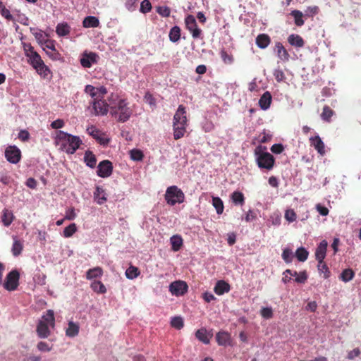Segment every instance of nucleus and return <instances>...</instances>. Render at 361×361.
Returning <instances> with one entry per match:
<instances>
[{
    "label": "nucleus",
    "instance_id": "nucleus-1",
    "mask_svg": "<svg viewBox=\"0 0 361 361\" xmlns=\"http://www.w3.org/2000/svg\"><path fill=\"white\" fill-rule=\"evenodd\" d=\"M117 98L118 96L113 94L109 97L110 114L117 122L125 123L129 120L133 111L126 99H119L117 102H114Z\"/></svg>",
    "mask_w": 361,
    "mask_h": 361
},
{
    "label": "nucleus",
    "instance_id": "nucleus-2",
    "mask_svg": "<svg viewBox=\"0 0 361 361\" xmlns=\"http://www.w3.org/2000/svg\"><path fill=\"white\" fill-rule=\"evenodd\" d=\"M82 143V141L78 136L73 135L62 130L56 132L55 144L59 147V149L66 152L67 154H74Z\"/></svg>",
    "mask_w": 361,
    "mask_h": 361
},
{
    "label": "nucleus",
    "instance_id": "nucleus-3",
    "mask_svg": "<svg viewBox=\"0 0 361 361\" xmlns=\"http://www.w3.org/2000/svg\"><path fill=\"white\" fill-rule=\"evenodd\" d=\"M23 51L25 56L28 59V63L42 76L47 77L49 73L48 67L44 64L40 55L35 51L30 43H23Z\"/></svg>",
    "mask_w": 361,
    "mask_h": 361
},
{
    "label": "nucleus",
    "instance_id": "nucleus-4",
    "mask_svg": "<svg viewBox=\"0 0 361 361\" xmlns=\"http://www.w3.org/2000/svg\"><path fill=\"white\" fill-rule=\"evenodd\" d=\"M187 126L188 119L185 107L179 105L173 119V138L175 140H179L184 136Z\"/></svg>",
    "mask_w": 361,
    "mask_h": 361
},
{
    "label": "nucleus",
    "instance_id": "nucleus-5",
    "mask_svg": "<svg viewBox=\"0 0 361 361\" xmlns=\"http://www.w3.org/2000/svg\"><path fill=\"white\" fill-rule=\"evenodd\" d=\"M55 325V318L54 311L49 310L46 314L39 321L36 331L38 336L41 338H46L50 335L49 326L54 328Z\"/></svg>",
    "mask_w": 361,
    "mask_h": 361
},
{
    "label": "nucleus",
    "instance_id": "nucleus-6",
    "mask_svg": "<svg viewBox=\"0 0 361 361\" xmlns=\"http://www.w3.org/2000/svg\"><path fill=\"white\" fill-rule=\"evenodd\" d=\"M164 197L167 204L171 206L175 205L176 203H183L185 201L183 192L176 185L168 187Z\"/></svg>",
    "mask_w": 361,
    "mask_h": 361
},
{
    "label": "nucleus",
    "instance_id": "nucleus-7",
    "mask_svg": "<svg viewBox=\"0 0 361 361\" xmlns=\"http://www.w3.org/2000/svg\"><path fill=\"white\" fill-rule=\"evenodd\" d=\"M257 163L260 169L271 170L274 165L275 159L274 157L269 152H256Z\"/></svg>",
    "mask_w": 361,
    "mask_h": 361
},
{
    "label": "nucleus",
    "instance_id": "nucleus-8",
    "mask_svg": "<svg viewBox=\"0 0 361 361\" xmlns=\"http://www.w3.org/2000/svg\"><path fill=\"white\" fill-rule=\"evenodd\" d=\"M186 29L190 32L193 39H199L202 35V30L198 27L196 20L192 15H188L185 18Z\"/></svg>",
    "mask_w": 361,
    "mask_h": 361
},
{
    "label": "nucleus",
    "instance_id": "nucleus-9",
    "mask_svg": "<svg viewBox=\"0 0 361 361\" xmlns=\"http://www.w3.org/2000/svg\"><path fill=\"white\" fill-rule=\"evenodd\" d=\"M93 114L95 116H104L106 115L110 104H109L103 98L94 99L92 102Z\"/></svg>",
    "mask_w": 361,
    "mask_h": 361
},
{
    "label": "nucleus",
    "instance_id": "nucleus-10",
    "mask_svg": "<svg viewBox=\"0 0 361 361\" xmlns=\"http://www.w3.org/2000/svg\"><path fill=\"white\" fill-rule=\"evenodd\" d=\"M19 272L16 269L12 270L6 276L4 288L9 291L15 290L19 285Z\"/></svg>",
    "mask_w": 361,
    "mask_h": 361
},
{
    "label": "nucleus",
    "instance_id": "nucleus-11",
    "mask_svg": "<svg viewBox=\"0 0 361 361\" xmlns=\"http://www.w3.org/2000/svg\"><path fill=\"white\" fill-rule=\"evenodd\" d=\"M5 157L10 163L17 164L21 159L20 150L16 146H8L5 150Z\"/></svg>",
    "mask_w": 361,
    "mask_h": 361
},
{
    "label": "nucleus",
    "instance_id": "nucleus-12",
    "mask_svg": "<svg viewBox=\"0 0 361 361\" xmlns=\"http://www.w3.org/2000/svg\"><path fill=\"white\" fill-rule=\"evenodd\" d=\"M188 286L185 281H176L169 285V291L173 295L180 296L187 293Z\"/></svg>",
    "mask_w": 361,
    "mask_h": 361
},
{
    "label": "nucleus",
    "instance_id": "nucleus-13",
    "mask_svg": "<svg viewBox=\"0 0 361 361\" xmlns=\"http://www.w3.org/2000/svg\"><path fill=\"white\" fill-rule=\"evenodd\" d=\"M113 171L112 163L109 160L99 162L97 166V173L101 178L109 177Z\"/></svg>",
    "mask_w": 361,
    "mask_h": 361
},
{
    "label": "nucleus",
    "instance_id": "nucleus-14",
    "mask_svg": "<svg viewBox=\"0 0 361 361\" xmlns=\"http://www.w3.org/2000/svg\"><path fill=\"white\" fill-rule=\"evenodd\" d=\"M99 56L94 52H84L80 60V64L84 68H90L92 64L97 63Z\"/></svg>",
    "mask_w": 361,
    "mask_h": 361
},
{
    "label": "nucleus",
    "instance_id": "nucleus-15",
    "mask_svg": "<svg viewBox=\"0 0 361 361\" xmlns=\"http://www.w3.org/2000/svg\"><path fill=\"white\" fill-rule=\"evenodd\" d=\"M328 243L323 240L320 242L315 251V258L318 262L324 261L326 257Z\"/></svg>",
    "mask_w": 361,
    "mask_h": 361
},
{
    "label": "nucleus",
    "instance_id": "nucleus-16",
    "mask_svg": "<svg viewBox=\"0 0 361 361\" xmlns=\"http://www.w3.org/2000/svg\"><path fill=\"white\" fill-rule=\"evenodd\" d=\"M87 131L89 135L92 136L101 145H106L109 142V139L104 137L101 132L96 128L94 126H92L87 128Z\"/></svg>",
    "mask_w": 361,
    "mask_h": 361
},
{
    "label": "nucleus",
    "instance_id": "nucleus-17",
    "mask_svg": "<svg viewBox=\"0 0 361 361\" xmlns=\"http://www.w3.org/2000/svg\"><path fill=\"white\" fill-rule=\"evenodd\" d=\"M310 145L317 151V152L324 155L325 154V145L319 135H315L310 138Z\"/></svg>",
    "mask_w": 361,
    "mask_h": 361
},
{
    "label": "nucleus",
    "instance_id": "nucleus-18",
    "mask_svg": "<svg viewBox=\"0 0 361 361\" xmlns=\"http://www.w3.org/2000/svg\"><path fill=\"white\" fill-rule=\"evenodd\" d=\"M275 51L276 52V54L278 57L283 61H288L290 59V55L286 50V49L284 47V46L281 42H276L275 44Z\"/></svg>",
    "mask_w": 361,
    "mask_h": 361
},
{
    "label": "nucleus",
    "instance_id": "nucleus-19",
    "mask_svg": "<svg viewBox=\"0 0 361 361\" xmlns=\"http://www.w3.org/2000/svg\"><path fill=\"white\" fill-rule=\"evenodd\" d=\"M288 42L295 48H302L305 45V41L301 36L297 34H291L288 36Z\"/></svg>",
    "mask_w": 361,
    "mask_h": 361
},
{
    "label": "nucleus",
    "instance_id": "nucleus-20",
    "mask_svg": "<svg viewBox=\"0 0 361 361\" xmlns=\"http://www.w3.org/2000/svg\"><path fill=\"white\" fill-rule=\"evenodd\" d=\"M214 290L218 295H221L226 293L229 292L230 285L225 281H218L214 288Z\"/></svg>",
    "mask_w": 361,
    "mask_h": 361
},
{
    "label": "nucleus",
    "instance_id": "nucleus-21",
    "mask_svg": "<svg viewBox=\"0 0 361 361\" xmlns=\"http://www.w3.org/2000/svg\"><path fill=\"white\" fill-rule=\"evenodd\" d=\"M216 340L219 345L226 346L230 345L231 335L226 331H219L216 335Z\"/></svg>",
    "mask_w": 361,
    "mask_h": 361
},
{
    "label": "nucleus",
    "instance_id": "nucleus-22",
    "mask_svg": "<svg viewBox=\"0 0 361 361\" xmlns=\"http://www.w3.org/2000/svg\"><path fill=\"white\" fill-rule=\"evenodd\" d=\"M271 95L269 92H265L259 100V105L263 110H267L269 108L271 103Z\"/></svg>",
    "mask_w": 361,
    "mask_h": 361
},
{
    "label": "nucleus",
    "instance_id": "nucleus-23",
    "mask_svg": "<svg viewBox=\"0 0 361 361\" xmlns=\"http://www.w3.org/2000/svg\"><path fill=\"white\" fill-rule=\"evenodd\" d=\"M271 43V38L267 34H259L256 37V44L260 49L267 48Z\"/></svg>",
    "mask_w": 361,
    "mask_h": 361
},
{
    "label": "nucleus",
    "instance_id": "nucleus-24",
    "mask_svg": "<svg viewBox=\"0 0 361 361\" xmlns=\"http://www.w3.org/2000/svg\"><path fill=\"white\" fill-rule=\"evenodd\" d=\"M13 243L11 248V252L13 256H19L23 250V243L16 236H13Z\"/></svg>",
    "mask_w": 361,
    "mask_h": 361
},
{
    "label": "nucleus",
    "instance_id": "nucleus-25",
    "mask_svg": "<svg viewBox=\"0 0 361 361\" xmlns=\"http://www.w3.org/2000/svg\"><path fill=\"white\" fill-rule=\"evenodd\" d=\"M84 161L87 166L93 169L96 166L97 159L92 152L87 150L85 153Z\"/></svg>",
    "mask_w": 361,
    "mask_h": 361
},
{
    "label": "nucleus",
    "instance_id": "nucleus-26",
    "mask_svg": "<svg viewBox=\"0 0 361 361\" xmlns=\"http://www.w3.org/2000/svg\"><path fill=\"white\" fill-rule=\"evenodd\" d=\"M103 275V270L101 267H97L93 269H90L86 272V279L92 280L96 278H99Z\"/></svg>",
    "mask_w": 361,
    "mask_h": 361
},
{
    "label": "nucleus",
    "instance_id": "nucleus-27",
    "mask_svg": "<svg viewBox=\"0 0 361 361\" xmlns=\"http://www.w3.org/2000/svg\"><path fill=\"white\" fill-rule=\"evenodd\" d=\"M13 219L14 216L11 211L6 209L3 210L1 215V221L5 226H9L13 222Z\"/></svg>",
    "mask_w": 361,
    "mask_h": 361
},
{
    "label": "nucleus",
    "instance_id": "nucleus-28",
    "mask_svg": "<svg viewBox=\"0 0 361 361\" xmlns=\"http://www.w3.org/2000/svg\"><path fill=\"white\" fill-rule=\"evenodd\" d=\"M71 32V27L67 23H59L56 27V32L60 37L68 35Z\"/></svg>",
    "mask_w": 361,
    "mask_h": 361
},
{
    "label": "nucleus",
    "instance_id": "nucleus-29",
    "mask_svg": "<svg viewBox=\"0 0 361 361\" xmlns=\"http://www.w3.org/2000/svg\"><path fill=\"white\" fill-rule=\"evenodd\" d=\"M84 27H97L99 25V20L97 17L87 16L82 21Z\"/></svg>",
    "mask_w": 361,
    "mask_h": 361
},
{
    "label": "nucleus",
    "instance_id": "nucleus-30",
    "mask_svg": "<svg viewBox=\"0 0 361 361\" xmlns=\"http://www.w3.org/2000/svg\"><path fill=\"white\" fill-rule=\"evenodd\" d=\"M195 337L204 344H209L210 342V337H209L206 329L202 328L195 332Z\"/></svg>",
    "mask_w": 361,
    "mask_h": 361
},
{
    "label": "nucleus",
    "instance_id": "nucleus-31",
    "mask_svg": "<svg viewBox=\"0 0 361 361\" xmlns=\"http://www.w3.org/2000/svg\"><path fill=\"white\" fill-rule=\"evenodd\" d=\"M180 32L181 30L180 28L176 25L173 26L169 32V37L171 42L176 43L179 41L180 39Z\"/></svg>",
    "mask_w": 361,
    "mask_h": 361
},
{
    "label": "nucleus",
    "instance_id": "nucleus-32",
    "mask_svg": "<svg viewBox=\"0 0 361 361\" xmlns=\"http://www.w3.org/2000/svg\"><path fill=\"white\" fill-rule=\"evenodd\" d=\"M221 60L226 65H231L234 62V57L232 54L228 53L225 49H221L219 52Z\"/></svg>",
    "mask_w": 361,
    "mask_h": 361
},
{
    "label": "nucleus",
    "instance_id": "nucleus-33",
    "mask_svg": "<svg viewBox=\"0 0 361 361\" xmlns=\"http://www.w3.org/2000/svg\"><path fill=\"white\" fill-rule=\"evenodd\" d=\"M90 287L97 293L104 294L106 293L105 286L100 281H93L90 284Z\"/></svg>",
    "mask_w": 361,
    "mask_h": 361
},
{
    "label": "nucleus",
    "instance_id": "nucleus-34",
    "mask_svg": "<svg viewBox=\"0 0 361 361\" xmlns=\"http://www.w3.org/2000/svg\"><path fill=\"white\" fill-rule=\"evenodd\" d=\"M171 249L174 252L178 251L183 245V239L178 235H173L171 238Z\"/></svg>",
    "mask_w": 361,
    "mask_h": 361
},
{
    "label": "nucleus",
    "instance_id": "nucleus-35",
    "mask_svg": "<svg viewBox=\"0 0 361 361\" xmlns=\"http://www.w3.org/2000/svg\"><path fill=\"white\" fill-rule=\"evenodd\" d=\"M94 197L98 204H102L106 201L104 190L99 187L96 188V191L94 193Z\"/></svg>",
    "mask_w": 361,
    "mask_h": 361
},
{
    "label": "nucleus",
    "instance_id": "nucleus-36",
    "mask_svg": "<svg viewBox=\"0 0 361 361\" xmlns=\"http://www.w3.org/2000/svg\"><path fill=\"white\" fill-rule=\"evenodd\" d=\"M335 112L329 106H324L323 111L321 114V118L326 122H330L331 117L334 115Z\"/></svg>",
    "mask_w": 361,
    "mask_h": 361
},
{
    "label": "nucleus",
    "instance_id": "nucleus-37",
    "mask_svg": "<svg viewBox=\"0 0 361 361\" xmlns=\"http://www.w3.org/2000/svg\"><path fill=\"white\" fill-rule=\"evenodd\" d=\"M79 333V326L73 322H69L68 327L66 329V336L69 337H75Z\"/></svg>",
    "mask_w": 361,
    "mask_h": 361
},
{
    "label": "nucleus",
    "instance_id": "nucleus-38",
    "mask_svg": "<svg viewBox=\"0 0 361 361\" xmlns=\"http://www.w3.org/2000/svg\"><path fill=\"white\" fill-rule=\"evenodd\" d=\"M290 15L294 18L295 24L298 26L301 27L304 25L305 21L302 19L303 13L298 10H294L292 11L290 13Z\"/></svg>",
    "mask_w": 361,
    "mask_h": 361
},
{
    "label": "nucleus",
    "instance_id": "nucleus-39",
    "mask_svg": "<svg viewBox=\"0 0 361 361\" xmlns=\"http://www.w3.org/2000/svg\"><path fill=\"white\" fill-rule=\"evenodd\" d=\"M231 200L235 204L243 205L245 203V197L243 192L235 191L231 195Z\"/></svg>",
    "mask_w": 361,
    "mask_h": 361
},
{
    "label": "nucleus",
    "instance_id": "nucleus-40",
    "mask_svg": "<svg viewBox=\"0 0 361 361\" xmlns=\"http://www.w3.org/2000/svg\"><path fill=\"white\" fill-rule=\"evenodd\" d=\"M212 205L216 209V213L218 214H221L224 212V203L221 199L219 197H212Z\"/></svg>",
    "mask_w": 361,
    "mask_h": 361
},
{
    "label": "nucleus",
    "instance_id": "nucleus-41",
    "mask_svg": "<svg viewBox=\"0 0 361 361\" xmlns=\"http://www.w3.org/2000/svg\"><path fill=\"white\" fill-rule=\"evenodd\" d=\"M140 272L137 267L130 265L126 271V276L129 279H134L140 275Z\"/></svg>",
    "mask_w": 361,
    "mask_h": 361
},
{
    "label": "nucleus",
    "instance_id": "nucleus-42",
    "mask_svg": "<svg viewBox=\"0 0 361 361\" xmlns=\"http://www.w3.org/2000/svg\"><path fill=\"white\" fill-rule=\"evenodd\" d=\"M30 32L32 33V35L35 36L37 42L39 44L43 45L44 42L47 40L45 39V36H44L43 32L40 30H36L33 27H30Z\"/></svg>",
    "mask_w": 361,
    "mask_h": 361
},
{
    "label": "nucleus",
    "instance_id": "nucleus-43",
    "mask_svg": "<svg viewBox=\"0 0 361 361\" xmlns=\"http://www.w3.org/2000/svg\"><path fill=\"white\" fill-rule=\"evenodd\" d=\"M355 276L354 271L351 269H344L340 275V279L343 282L351 281Z\"/></svg>",
    "mask_w": 361,
    "mask_h": 361
},
{
    "label": "nucleus",
    "instance_id": "nucleus-44",
    "mask_svg": "<svg viewBox=\"0 0 361 361\" xmlns=\"http://www.w3.org/2000/svg\"><path fill=\"white\" fill-rule=\"evenodd\" d=\"M308 255L309 252L306 249H305L302 247H300L296 250L295 257L300 262H305V260H307Z\"/></svg>",
    "mask_w": 361,
    "mask_h": 361
},
{
    "label": "nucleus",
    "instance_id": "nucleus-45",
    "mask_svg": "<svg viewBox=\"0 0 361 361\" xmlns=\"http://www.w3.org/2000/svg\"><path fill=\"white\" fill-rule=\"evenodd\" d=\"M317 269L320 274H324V279L329 278L331 272L324 261L318 262Z\"/></svg>",
    "mask_w": 361,
    "mask_h": 361
},
{
    "label": "nucleus",
    "instance_id": "nucleus-46",
    "mask_svg": "<svg viewBox=\"0 0 361 361\" xmlns=\"http://www.w3.org/2000/svg\"><path fill=\"white\" fill-rule=\"evenodd\" d=\"M171 325L172 327L180 330L184 326V322L182 317H174L171 320Z\"/></svg>",
    "mask_w": 361,
    "mask_h": 361
},
{
    "label": "nucleus",
    "instance_id": "nucleus-47",
    "mask_svg": "<svg viewBox=\"0 0 361 361\" xmlns=\"http://www.w3.org/2000/svg\"><path fill=\"white\" fill-rule=\"evenodd\" d=\"M77 231V226L75 223L71 224L63 230V236L65 238L71 237Z\"/></svg>",
    "mask_w": 361,
    "mask_h": 361
},
{
    "label": "nucleus",
    "instance_id": "nucleus-48",
    "mask_svg": "<svg viewBox=\"0 0 361 361\" xmlns=\"http://www.w3.org/2000/svg\"><path fill=\"white\" fill-rule=\"evenodd\" d=\"M85 93L90 95V97L94 100V99H98L97 97V88L91 85H87L85 87Z\"/></svg>",
    "mask_w": 361,
    "mask_h": 361
},
{
    "label": "nucleus",
    "instance_id": "nucleus-49",
    "mask_svg": "<svg viewBox=\"0 0 361 361\" xmlns=\"http://www.w3.org/2000/svg\"><path fill=\"white\" fill-rule=\"evenodd\" d=\"M282 258L286 263H290L293 258L292 250L288 248L284 249L282 253Z\"/></svg>",
    "mask_w": 361,
    "mask_h": 361
},
{
    "label": "nucleus",
    "instance_id": "nucleus-50",
    "mask_svg": "<svg viewBox=\"0 0 361 361\" xmlns=\"http://www.w3.org/2000/svg\"><path fill=\"white\" fill-rule=\"evenodd\" d=\"M319 11V8L318 6H309V7H307V8L305 11V16L307 17H313L315 15L318 14Z\"/></svg>",
    "mask_w": 361,
    "mask_h": 361
},
{
    "label": "nucleus",
    "instance_id": "nucleus-51",
    "mask_svg": "<svg viewBox=\"0 0 361 361\" xmlns=\"http://www.w3.org/2000/svg\"><path fill=\"white\" fill-rule=\"evenodd\" d=\"M152 9V4L149 0H143L140 4V11L143 13H148Z\"/></svg>",
    "mask_w": 361,
    "mask_h": 361
},
{
    "label": "nucleus",
    "instance_id": "nucleus-52",
    "mask_svg": "<svg viewBox=\"0 0 361 361\" xmlns=\"http://www.w3.org/2000/svg\"><path fill=\"white\" fill-rule=\"evenodd\" d=\"M130 157L133 160L140 161L143 158V154L139 149H133L130 151Z\"/></svg>",
    "mask_w": 361,
    "mask_h": 361
},
{
    "label": "nucleus",
    "instance_id": "nucleus-53",
    "mask_svg": "<svg viewBox=\"0 0 361 361\" xmlns=\"http://www.w3.org/2000/svg\"><path fill=\"white\" fill-rule=\"evenodd\" d=\"M37 349L41 352H49L51 350L52 347L49 346L47 343L40 341L37 345Z\"/></svg>",
    "mask_w": 361,
    "mask_h": 361
},
{
    "label": "nucleus",
    "instance_id": "nucleus-54",
    "mask_svg": "<svg viewBox=\"0 0 361 361\" xmlns=\"http://www.w3.org/2000/svg\"><path fill=\"white\" fill-rule=\"evenodd\" d=\"M274 76L278 82L283 81L286 78L283 71L281 69H276L274 72Z\"/></svg>",
    "mask_w": 361,
    "mask_h": 361
},
{
    "label": "nucleus",
    "instance_id": "nucleus-55",
    "mask_svg": "<svg viewBox=\"0 0 361 361\" xmlns=\"http://www.w3.org/2000/svg\"><path fill=\"white\" fill-rule=\"evenodd\" d=\"M157 13L163 17H169L171 13V10L167 6H159L157 10Z\"/></svg>",
    "mask_w": 361,
    "mask_h": 361
},
{
    "label": "nucleus",
    "instance_id": "nucleus-56",
    "mask_svg": "<svg viewBox=\"0 0 361 361\" xmlns=\"http://www.w3.org/2000/svg\"><path fill=\"white\" fill-rule=\"evenodd\" d=\"M285 218L289 222H293L296 220V214L293 209H288L285 213Z\"/></svg>",
    "mask_w": 361,
    "mask_h": 361
},
{
    "label": "nucleus",
    "instance_id": "nucleus-57",
    "mask_svg": "<svg viewBox=\"0 0 361 361\" xmlns=\"http://www.w3.org/2000/svg\"><path fill=\"white\" fill-rule=\"evenodd\" d=\"M261 315L265 319H270L273 317V311L270 307H263L261 310Z\"/></svg>",
    "mask_w": 361,
    "mask_h": 361
},
{
    "label": "nucleus",
    "instance_id": "nucleus-58",
    "mask_svg": "<svg viewBox=\"0 0 361 361\" xmlns=\"http://www.w3.org/2000/svg\"><path fill=\"white\" fill-rule=\"evenodd\" d=\"M307 279V274L305 271L300 272L295 279V281L299 283H305Z\"/></svg>",
    "mask_w": 361,
    "mask_h": 361
},
{
    "label": "nucleus",
    "instance_id": "nucleus-59",
    "mask_svg": "<svg viewBox=\"0 0 361 361\" xmlns=\"http://www.w3.org/2000/svg\"><path fill=\"white\" fill-rule=\"evenodd\" d=\"M76 217V214L73 207H71L66 210L64 219L73 220Z\"/></svg>",
    "mask_w": 361,
    "mask_h": 361
},
{
    "label": "nucleus",
    "instance_id": "nucleus-60",
    "mask_svg": "<svg viewBox=\"0 0 361 361\" xmlns=\"http://www.w3.org/2000/svg\"><path fill=\"white\" fill-rule=\"evenodd\" d=\"M65 125V123H64V121L63 119H56L54 121H53L51 123V127L53 128V129H60L61 128H63Z\"/></svg>",
    "mask_w": 361,
    "mask_h": 361
},
{
    "label": "nucleus",
    "instance_id": "nucleus-61",
    "mask_svg": "<svg viewBox=\"0 0 361 361\" xmlns=\"http://www.w3.org/2000/svg\"><path fill=\"white\" fill-rule=\"evenodd\" d=\"M18 138L23 141L26 142L30 139V133L26 130H21L18 133Z\"/></svg>",
    "mask_w": 361,
    "mask_h": 361
},
{
    "label": "nucleus",
    "instance_id": "nucleus-62",
    "mask_svg": "<svg viewBox=\"0 0 361 361\" xmlns=\"http://www.w3.org/2000/svg\"><path fill=\"white\" fill-rule=\"evenodd\" d=\"M0 13L2 16L8 20H12L13 19V16L11 14L9 10L7 9L5 6L0 9Z\"/></svg>",
    "mask_w": 361,
    "mask_h": 361
},
{
    "label": "nucleus",
    "instance_id": "nucleus-63",
    "mask_svg": "<svg viewBox=\"0 0 361 361\" xmlns=\"http://www.w3.org/2000/svg\"><path fill=\"white\" fill-rule=\"evenodd\" d=\"M138 0H127L126 7L128 11H134L137 7Z\"/></svg>",
    "mask_w": 361,
    "mask_h": 361
},
{
    "label": "nucleus",
    "instance_id": "nucleus-64",
    "mask_svg": "<svg viewBox=\"0 0 361 361\" xmlns=\"http://www.w3.org/2000/svg\"><path fill=\"white\" fill-rule=\"evenodd\" d=\"M284 149L282 144H274L271 147V151L274 154H280Z\"/></svg>",
    "mask_w": 361,
    "mask_h": 361
}]
</instances>
